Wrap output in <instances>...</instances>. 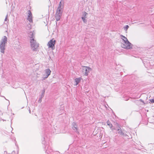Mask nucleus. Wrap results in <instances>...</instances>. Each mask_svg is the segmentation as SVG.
<instances>
[{"label": "nucleus", "mask_w": 154, "mask_h": 154, "mask_svg": "<svg viewBox=\"0 0 154 154\" xmlns=\"http://www.w3.org/2000/svg\"><path fill=\"white\" fill-rule=\"evenodd\" d=\"M29 36L30 38V43L31 49L33 51H36L38 48V44H37L34 40V34L33 33L30 32L29 35Z\"/></svg>", "instance_id": "obj_1"}, {"label": "nucleus", "mask_w": 154, "mask_h": 154, "mask_svg": "<svg viewBox=\"0 0 154 154\" xmlns=\"http://www.w3.org/2000/svg\"><path fill=\"white\" fill-rule=\"evenodd\" d=\"M7 42V38L6 36H4L0 42V51L4 54L5 50V46Z\"/></svg>", "instance_id": "obj_2"}, {"label": "nucleus", "mask_w": 154, "mask_h": 154, "mask_svg": "<svg viewBox=\"0 0 154 154\" xmlns=\"http://www.w3.org/2000/svg\"><path fill=\"white\" fill-rule=\"evenodd\" d=\"M121 37L124 42V44L122 45V47L128 49L132 48L131 44L128 41L127 38L122 35Z\"/></svg>", "instance_id": "obj_3"}, {"label": "nucleus", "mask_w": 154, "mask_h": 154, "mask_svg": "<svg viewBox=\"0 0 154 154\" xmlns=\"http://www.w3.org/2000/svg\"><path fill=\"white\" fill-rule=\"evenodd\" d=\"M63 10L57 9L55 14V17L57 21L59 20L62 14Z\"/></svg>", "instance_id": "obj_4"}, {"label": "nucleus", "mask_w": 154, "mask_h": 154, "mask_svg": "<svg viewBox=\"0 0 154 154\" xmlns=\"http://www.w3.org/2000/svg\"><path fill=\"white\" fill-rule=\"evenodd\" d=\"M91 69L87 66H84L82 69V72L83 74L85 75H88L90 71H91Z\"/></svg>", "instance_id": "obj_5"}, {"label": "nucleus", "mask_w": 154, "mask_h": 154, "mask_svg": "<svg viewBox=\"0 0 154 154\" xmlns=\"http://www.w3.org/2000/svg\"><path fill=\"white\" fill-rule=\"evenodd\" d=\"M56 41L55 40L51 39L49 41L48 43V45L49 48H50L52 50H54L55 48V45Z\"/></svg>", "instance_id": "obj_6"}, {"label": "nucleus", "mask_w": 154, "mask_h": 154, "mask_svg": "<svg viewBox=\"0 0 154 154\" xmlns=\"http://www.w3.org/2000/svg\"><path fill=\"white\" fill-rule=\"evenodd\" d=\"M51 71L49 69H48L45 70V74L44 76L42 77V80H45L46 79L48 76L50 75Z\"/></svg>", "instance_id": "obj_7"}, {"label": "nucleus", "mask_w": 154, "mask_h": 154, "mask_svg": "<svg viewBox=\"0 0 154 154\" xmlns=\"http://www.w3.org/2000/svg\"><path fill=\"white\" fill-rule=\"evenodd\" d=\"M115 130H116L117 131V132H116V133L120 135H124L125 136H126L127 135L125 134H124V132L122 130L121 128L119 127L118 128H116Z\"/></svg>", "instance_id": "obj_8"}, {"label": "nucleus", "mask_w": 154, "mask_h": 154, "mask_svg": "<svg viewBox=\"0 0 154 154\" xmlns=\"http://www.w3.org/2000/svg\"><path fill=\"white\" fill-rule=\"evenodd\" d=\"M72 129L75 131L77 132L78 128L77 125L75 122H73L72 124Z\"/></svg>", "instance_id": "obj_9"}, {"label": "nucleus", "mask_w": 154, "mask_h": 154, "mask_svg": "<svg viewBox=\"0 0 154 154\" xmlns=\"http://www.w3.org/2000/svg\"><path fill=\"white\" fill-rule=\"evenodd\" d=\"M64 5V4L63 2H62V1H61L59 3L57 9H60L63 10Z\"/></svg>", "instance_id": "obj_10"}, {"label": "nucleus", "mask_w": 154, "mask_h": 154, "mask_svg": "<svg viewBox=\"0 0 154 154\" xmlns=\"http://www.w3.org/2000/svg\"><path fill=\"white\" fill-rule=\"evenodd\" d=\"M107 125H108L109 127L111 129L112 131H113L114 132V130H115L116 129V128H112V124L111 123V122L109 121V120H108L107 121Z\"/></svg>", "instance_id": "obj_11"}, {"label": "nucleus", "mask_w": 154, "mask_h": 154, "mask_svg": "<svg viewBox=\"0 0 154 154\" xmlns=\"http://www.w3.org/2000/svg\"><path fill=\"white\" fill-rule=\"evenodd\" d=\"M53 150L51 149V147L48 146L47 149H46V152L47 154H48L49 153H51L52 152Z\"/></svg>", "instance_id": "obj_12"}, {"label": "nucleus", "mask_w": 154, "mask_h": 154, "mask_svg": "<svg viewBox=\"0 0 154 154\" xmlns=\"http://www.w3.org/2000/svg\"><path fill=\"white\" fill-rule=\"evenodd\" d=\"M81 79H82L81 77L75 79V83L74 85H77L80 82Z\"/></svg>", "instance_id": "obj_13"}, {"label": "nucleus", "mask_w": 154, "mask_h": 154, "mask_svg": "<svg viewBox=\"0 0 154 154\" xmlns=\"http://www.w3.org/2000/svg\"><path fill=\"white\" fill-rule=\"evenodd\" d=\"M27 19L30 23L32 22V16H28Z\"/></svg>", "instance_id": "obj_14"}, {"label": "nucleus", "mask_w": 154, "mask_h": 154, "mask_svg": "<svg viewBox=\"0 0 154 154\" xmlns=\"http://www.w3.org/2000/svg\"><path fill=\"white\" fill-rule=\"evenodd\" d=\"M45 89H44L42 91V94L40 96H41V99H42V98L44 97V94H45Z\"/></svg>", "instance_id": "obj_15"}, {"label": "nucleus", "mask_w": 154, "mask_h": 154, "mask_svg": "<svg viewBox=\"0 0 154 154\" xmlns=\"http://www.w3.org/2000/svg\"><path fill=\"white\" fill-rule=\"evenodd\" d=\"M129 27V26L128 25H126L125 26H124L123 28L125 30L127 31L128 28Z\"/></svg>", "instance_id": "obj_16"}, {"label": "nucleus", "mask_w": 154, "mask_h": 154, "mask_svg": "<svg viewBox=\"0 0 154 154\" xmlns=\"http://www.w3.org/2000/svg\"><path fill=\"white\" fill-rule=\"evenodd\" d=\"M28 16H32V13L30 10H29L28 11Z\"/></svg>", "instance_id": "obj_17"}, {"label": "nucleus", "mask_w": 154, "mask_h": 154, "mask_svg": "<svg viewBox=\"0 0 154 154\" xmlns=\"http://www.w3.org/2000/svg\"><path fill=\"white\" fill-rule=\"evenodd\" d=\"M82 20L85 23H86L87 22V20L85 19L84 17H82Z\"/></svg>", "instance_id": "obj_18"}, {"label": "nucleus", "mask_w": 154, "mask_h": 154, "mask_svg": "<svg viewBox=\"0 0 154 154\" xmlns=\"http://www.w3.org/2000/svg\"><path fill=\"white\" fill-rule=\"evenodd\" d=\"M149 101L151 103H154V98L150 99Z\"/></svg>", "instance_id": "obj_19"}, {"label": "nucleus", "mask_w": 154, "mask_h": 154, "mask_svg": "<svg viewBox=\"0 0 154 154\" xmlns=\"http://www.w3.org/2000/svg\"><path fill=\"white\" fill-rule=\"evenodd\" d=\"M8 14H7L6 17H5V21H7L8 20Z\"/></svg>", "instance_id": "obj_20"}, {"label": "nucleus", "mask_w": 154, "mask_h": 154, "mask_svg": "<svg viewBox=\"0 0 154 154\" xmlns=\"http://www.w3.org/2000/svg\"><path fill=\"white\" fill-rule=\"evenodd\" d=\"M42 99H41V97H40V98H39V100L38 101V102L39 103H40L42 102Z\"/></svg>", "instance_id": "obj_21"}, {"label": "nucleus", "mask_w": 154, "mask_h": 154, "mask_svg": "<svg viewBox=\"0 0 154 154\" xmlns=\"http://www.w3.org/2000/svg\"><path fill=\"white\" fill-rule=\"evenodd\" d=\"M28 29H30L31 28V25H29V26L28 27Z\"/></svg>", "instance_id": "obj_22"}, {"label": "nucleus", "mask_w": 154, "mask_h": 154, "mask_svg": "<svg viewBox=\"0 0 154 154\" xmlns=\"http://www.w3.org/2000/svg\"><path fill=\"white\" fill-rule=\"evenodd\" d=\"M87 14V13L86 12H85V16H85L86 15V14Z\"/></svg>", "instance_id": "obj_23"}, {"label": "nucleus", "mask_w": 154, "mask_h": 154, "mask_svg": "<svg viewBox=\"0 0 154 154\" xmlns=\"http://www.w3.org/2000/svg\"><path fill=\"white\" fill-rule=\"evenodd\" d=\"M45 141H42V143L43 144H45Z\"/></svg>", "instance_id": "obj_24"}, {"label": "nucleus", "mask_w": 154, "mask_h": 154, "mask_svg": "<svg viewBox=\"0 0 154 154\" xmlns=\"http://www.w3.org/2000/svg\"><path fill=\"white\" fill-rule=\"evenodd\" d=\"M29 113H31V111H30V109H29Z\"/></svg>", "instance_id": "obj_25"}, {"label": "nucleus", "mask_w": 154, "mask_h": 154, "mask_svg": "<svg viewBox=\"0 0 154 154\" xmlns=\"http://www.w3.org/2000/svg\"><path fill=\"white\" fill-rule=\"evenodd\" d=\"M3 97H4L5 99H6L5 98V97L4 96H3Z\"/></svg>", "instance_id": "obj_26"}]
</instances>
